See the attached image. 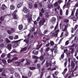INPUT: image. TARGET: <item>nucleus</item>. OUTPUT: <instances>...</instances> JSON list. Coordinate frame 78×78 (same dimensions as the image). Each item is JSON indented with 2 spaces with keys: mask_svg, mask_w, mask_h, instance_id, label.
<instances>
[{
  "mask_svg": "<svg viewBox=\"0 0 78 78\" xmlns=\"http://www.w3.org/2000/svg\"><path fill=\"white\" fill-rule=\"evenodd\" d=\"M48 18L45 17V19L44 18H42V20H41L39 22V24L40 25V27H41L42 25H43L44 23L45 22V21H48Z\"/></svg>",
  "mask_w": 78,
  "mask_h": 78,
  "instance_id": "1",
  "label": "nucleus"
},
{
  "mask_svg": "<svg viewBox=\"0 0 78 78\" xmlns=\"http://www.w3.org/2000/svg\"><path fill=\"white\" fill-rule=\"evenodd\" d=\"M49 56V54L48 53H44L43 56H41L39 57V59L40 61H43L44 59V56H45V58H47Z\"/></svg>",
  "mask_w": 78,
  "mask_h": 78,
  "instance_id": "2",
  "label": "nucleus"
},
{
  "mask_svg": "<svg viewBox=\"0 0 78 78\" xmlns=\"http://www.w3.org/2000/svg\"><path fill=\"white\" fill-rule=\"evenodd\" d=\"M17 10H16L14 11L12 14V16L13 19H18L19 18L18 17V16H17V15L16 14V13L17 12Z\"/></svg>",
  "mask_w": 78,
  "mask_h": 78,
  "instance_id": "3",
  "label": "nucleus"
},
{
  "mask_svg": "<svg viewBox=\"0 0 78 78\" xmlns=\"http://www.w3.org/2000/svg\"><path fill=\"white\" fill-rule=\"evenodd\" d=\"M75 11V8H74L73 9L71 16L69 17V18H70V19L73 20L74 19H75V17L73 16H74Z\"/></svg>",
  "mask_w": 78,
  "mask_h": 78,
  "instance_id": "4",
  "label": "nucleus"
},
{
  "mask_svg": "<svg viewBox=\"0 0 78 78\" xmlns=\"http://www.w3.org/2000/svg\"><path fill=\"white\" fill-rule=\"evenodd\" d=\"M11 30H7V32L9 34H11L13 32H14L15 31V28H11Z\"/></svg>",
  "mask_w": 78,
  "mask_h": 78,
  "instance_id": "5",
  "label": "nucleus"
},
{
  "mask_svg": "<svg viewBox=\"0 0 78 78\" xmlns=\"http://www.w3.org/2000/svg\"><path fill=\"white\" fill-rule=\"evenodd\" d=\"M17 59H18V58L15 57L13 58L11 60L9 59L7 61L8 63H9L11 62H12L13 61H16Z\"/></svg>",
  "mask_w": 78,
  "mask_h": 78,
  "instance_id": "6",
  "label": "nucleus"
},
{
  "mask_svg": "<svg viewBox=\"0 0 78 78\" xmlns=\"http://www.w3.org/2000/svg\"><path fill=\"white\" fill-rule=\"evenodd\" d=\"M23 11L24 12V13H28V9L26 8V7H24L23 10Z\"/></svg>",
  "mask_w": 78,
  "mask_h": 78,
  "instance_id": "7",
  "label": "nucleus"
},
{
  "mask_svg": "<svg viewBox=\"0 0 78 78\" xmlns=\"http://www.w3.org/2000/svg\"><path fill=\"white\" fill-rule=\"evenodd\" d=\"M7 8V7L4 4H3L1 7V9L2 10H3V11H4L5 9H6Z\"/></svg>",
  "mask_w": 78,
  "mask_h": 78,
  "instance_id": "8",
  "label": "nucleus"
},
{
  "mask_svg": "<svg viewBox=\"0 0 78 78\" xmlns=\"http://www.w3.org/2000/svg\"><path fill=\"white\" fill-rule=\"evenodd\" d=\"M31 20H32V16L30 15L27 19V22H28V23H30L31 22Z\"/></svg>",
  "mask_w": 78,
  "mask_h": 78,
  "instance_id": "9",
  "label": "nucleus"
},
{
  "mask_svg": "<svg viewBox=\"0 0 78 78\" xmlns=\"http://www.w3.org/2000/svg\"><path fill=\"white\" fill-rule=\"evenodd\" d=\"M28 6L30 9H32V8H33V3L31 2L29 3Z\"/></svg>",
  "mask_w": 78,
  "mask_h": 78,
  "instance_id": "10",
  "label": "nucleus"
},
{
  "mask_svg": "<svg viewBox=\"0 0 78 78\" xmlns=\"http://www.w3.org/2000/svg\"><path fill=\"white\" fill-rule=\"evenodd\" d=\"M23 26L22 24H20L19 25L18 28L19 30H22L23 29Z\"/></svg>",
  "mask_w": 78,
  "mask_h": 78,
  "instance_id": "11",
  "label": "nucleus"
},
{
  "mask_svg": "<svg viewBox=\"0 0 78 78\" xmlns=\"http://www.w3.org/2000/svg\"><path fill=\"white\" fill-rule=\"evenodd\" d=\"M12 47V45L11 44H8L7 46V49H8L9 50H10V49H11Z\"/></svg>",
  "mask_w": 78,
  "mask_h": 78,
  "instance_id": "12",
  "label": "nucleus"
},
{
  "mask_svg": "<svg viewBox=\"0 0 78 78\" xmlns=\"http://www.w3.org/2000/svg\"><path fill=\"white\" fill-rule=\"evenodd\" d=\"M38 51H36V50H34L33 51V53L34 55H37L38 54Z\"/></svg>",
  "mask_w": 78,
  "mask_h": 78,
  "instance_id": "13",
  "label": "nucleus"
},
{
  "mask_svg": "<svg viewBox=\"0 0 78 78\" xmlns=\"http://www.w3.org/2000/svg\"><path fill=\"white\" fill-rule=\"evenodd\" d=\"M46 1H47V0H43L41 2V3H40L39 4V5H40L41 7H42V3H44V2H45Z\"/></svg>",
  "mask_w": 78,
  "mask_h": 78,
  "instance_id": "14",
  "label": "nucleus"
},
{
  "mask_svg": "<svg viewBox=\"0 0 78 78\" xmlns=\"http://www.w3.org/2000/svg\"><path fill=\"white\" fill-rule=\"evenodd\" d=\"M10 6V9H11V10H14V9H15V6L12 5H11Z\"/></svg>",
  "mask_w": 78,
  "mask_h": 78,
  "instance_id": "15",
  "label": "nucleus"
},
{
  "mask_svg": "<svg viewBox=\"0 0 78 78\" xmlns=\"http://www.w3.org/2000/svg\"><path fill=\"white\" fill-rule=\"evenodd\" d=\"M1 75L2 76H6V75L5 74V71H3L2 73H1Z\"/></svg>",
  "mask_w": 78,
  "mask_h": 78,
  "instance_id": "16",
  "label": "nucleus"
},
{
  "mask_svg": "<svg viewBox=\"0 0 78 78\" xmlns=\"http://www.w3.org/2000/svg\"><path fill=\"white\" fill-rule=\"evenodd\" d=\"M14 75L16 77H18V78H20V75L19 74V73H15Z\"/></svg>",
  "mask_w": 78,
  "mask_h": 78,
  "instance_id": "17",
  "label": "nucleus"
},
{
  "mask_svg": "<svg viewBox=\"0 0 78 78\" xmlns=\"http://www.w3.org/2000/svg\"><path fill=\"white\" fill-rule=\"evenodd\" d=\"M22 40H23V39H21L18 40L13 41H12V43H17V42H19V41H22Z\"/></svg>",
  "mask_w": 78,
  "mask_h": 78,
  "instance_id": "18",
  "label": "nucleus"
},
{
  "mask_svg": "<svg viewBox=\"0 0 78 78\" xmlns=\"http://www.w3.org/2000/svg\"><path fill=\"white\" fill-rule=\"evenodd\" d=\"M47 70H51V71H53V70H56V68L54 67L53 68L51 69V67H50V68L48 69Z\"/></svg>",
  "mask_w": 78,
  "mask_h": 78,
  "instance_id": "19",
  "label": "nucleus"
},
{
  "mask_svg": "<svg viewBox=\"0 0 78 78\" xmlns=\"http://www.w3.org/2000/svg\"><path fill=\"white\" fill-rule=\"evenodd\" d=\"M70 50H71V54H73V53H74V48H70Z\"/></svg>",
  "mask_w": 78,
  "mask_h": 78,
  "instance_id": "20",
  "label": "nucleus"
},
{
  "mask_svg": "<svg viewBox=\"0 0 78 78\" xmlns=\"http://www.w3.org/2000/svg\"><path fill=\"white\" fill-rule=\"evenodd\" d=\"M18 43H15L13 44V48H16V47H17L18 46Z\"/></svg>",
  "mask_w": 78,
  "mask_h": 78,
  "instance_id": "21",
  "label": "nucleus"
},
{
  "mask_svg": "<svg viewBox=\"0 0 78 78\" xmlns=\"http://www.w3.org/2000/svg\"><path fill=\"white\" fill-rule=\"evenodd\" d=\"M71 66L72 67V69H73L74 68V67H75V63H73V62H72L71 63Z\"/></svg>",
  "mask_w": 78,
  "mask_h": 78,
  "instance_id": "22",
  "label": "nucleus"
},
{
  "mask_svg": "<svg viewBox=\"0 0 78 78\" xmlns=\"http://www.w3.org/2000/svg\"><path fill=\"white\" fill-rule=\"evenodd\" d=\"M49 16L48 15V12H46L45 13V17L46 18H48Z\"/></svg>",
  "mask_w": 78,
  "mask_h": 78,
  "instance_id": "23",
  "label": "nucleus"
},
{
  "mask_svg": "<svg viewBox=\"0 0 78 78\" xmlns=\"http://www.w3.org/2000/svg\"><path fill=\"white\" fill-rule=\"evenodd\" d=\"M26 50H27V48H23L21 50V51H20V53H22V52H23V51H25Z\"/></svg>",
  "mask_w": 78,
  "mask_h": 78,
  "instance_id": "24",
  "label": "nucleus"
},
{
  "mask_svg": "<svg viewBox=\"0 0 78 78\" xmlns=\"http://www.w3.org/2000/svg\"><path fill=\"white\" fill-rule=\"evenodd\" d=\"M63 21L65 23H68L69 22V20L67 19H64Z\"/></svg>",
  "mask_w": 78,
  "mask_h": 78,
  "instance_id": "25",
  "label": "nucleus"
},
{
  "mask_svg": "<svg viewBox=\"0 0 78 78\" xmlns=\"http://www.w3.org/2000/svg\"><path fill=\"white\" fill-rule=\"evenodd\" d=\"M22 6V3H19L17 5V7L18 8H20L21 6Z\"/></svg>",
  "mask_w": 78,
  "mask_h": 78,
  "instance_id": "26",
  "label": "nucleus"
},
{
  "mask_svg": "<svg viewBox=\"0 0 78 78\" xmlns=\"http://www.w3.org/2000/svg\"><path fill=\"white\" fill-rule=\"evenodd\" d=\"M9 70L10 72V73L11 74H12L14 73V69H9Z\"/></svg>",
  "mask_w": 78,
  "mask_h": 78,
  "instance_id": "27",
  "label": "nucleus"
},
{
  "mask_svg": "<svg viewBox=\"0 0 78 78\" xmlns=\"http://www.w3.org/2000/svg\"><path fill=\"white\" fill-rule=\"evenodd\" d=\"M32 75V72L31 71H29L28 73V76L29 77H30Z\"/></svg>",
  "mask_w": 78,
  "mask_h": 78,
  "instance_id": "28",
  "label": "nucleus"
},
{
  "mask_svg": "<svg viewBox=\"0 0 78 78\" xmlns=\"http://www.w3.org/2000/svg\"><path fill=\"white\" fill-rule=\"evenodd\" d=\"M5 41L7 43H9L11 41L10 40H9L8 38H6L5 39Z\"/></svg>",
  "mask_w": 78,
  "mask_h": 78,
  "instance_id": "29",
  "label": "nucleus"
},
{
  "mask_svg": "<svg viewBox=\"0 0 78 78\" xmlns=\"http://www.w3.org/2000/svg\"><path fill=\"white\" fill-rule=\"evenodd\" d=\"M67 31V25H66L64 28L63 30V31Z\"/></svg>",
  "mask_w": 78,
  "mask_h": 78,
  "instance_id": "30",
  "label": "nucleus"
},
{
  "mask_svg": "<svg viewBox=\"0 0 78 78\" xmlns=\"http://www.w3.org/2000/svg\"><path fill=\"white\" fill-rule=\"evenodd\" d=\"M48 8L50 9L51 8H52L53 7V5H50V4H48Z\"/></svg>",
  "mask_w": 78,
  "mask_h": 78,
  "instance_id": "31",
  "label": "nucleus"
},
{
  "mask_svg": "<svg viewBox=\"0 0 78 78\" xmlns=\"http://www.w3.org/2000/svg\"><path fill=\"white\" fill-rule=\"evenodd\" d=\"M24 17L25 18H26V19H28L29 18V15H24Z\"/></svg>",
  "mask_w": 78,
  "mask_h": 78,
  "instance_id": "32",
  "label": "nucleus"
},
{
  "mask_svg": "<svg viewBox=\"0 0 78 78\" xmlns=\"http://www.w3.org/2000/svg\"><path fill=\"white\" fill-rule=\"evenodd\" d=\"M51 20L52 22H55L56 20V18L55 17H53L52 18Z\"/></svg>",
  "mask_w": 78,
  "mask_h": 78,
  "instance_id": "33",
  "label": "nucleus"
},
{
  "mask_svg": "<svg viewBox=\"0 0 78 78\" xmlns=\"http://www.w3.org/2000/svg\"><path fill=\"white\" fill-rule=\"evenodd\" d=\"M5 19L4 18V17L3 16H1L0 17V20H1V21H3V20H4Z\"/></svg>",
  "mask_w": 78,
  "mask_h": 78,
  "instance_id": "34",
  "label": "nucleus"
},
{
  "mask_svg": "<svg viewBox=\"0 0 78 78\" xmlns=\"http://www.w3.org/2000/svg\"><path fill=\"white\" fill-rule=\"evenodd\" d=\"M33 59H38V57L35 55H34L33 56Z\"/></svg>",
  "mask_w": 78,
  "mask_h": 78,
  "instance_id": "35",
  "label": "nucleus"
},
{
  "mask_svg": "<svg viewBox=\"0 0 78 78\" xmlns=\"http://www.w3.org/2000/svg\"><path fill=\"white\" fill-rule=\"evenodd\" d=\"M2 61L3 63L4 64H6V61L5 60L2 59Z\"/></svg>",
  "mask_w": 78,
  "mask_h": 78,
  "instance_id": "36",
  "label": "nucleus"
},
{
  "mask_svg": "<svg viewBox=\"0 0 78 78\" xmlns=\"http://www.w3.org/2000/svg\"><path fill=\"white\" fill-rule=\"evenodd\" d=\"M78 28V25H76L75 26V27L74 28V30L75 31V30H76Z\"/></svg>",
  "mask_w": 78,
  "mask_h": 78,
  "instance_id": "37",
  "label": "nucleus"
},
{
  "mask_svg": "<svg viewBox=\"0 0 78 78\" xmlns=\"http://www.w3.org/2000/svg\"><path fill=\"white\" fill-rule=\"evenodd\" d=\"M29 68L30 70H34V69H36V68L34 67H30Z\"/></svg>",
  "mask_w": 78,
  "mask_h": 78,
  "instance_id": "38",
  "label": "nucleus"
},
{
  "mask_svg": "<svg viewBox=\"0 0 78 78\" xmlns=\"http://www.w3.org/2000/svg\"><path fill=\"white\" fill-rule=\"evenodd\" d=\"M69 14V10L67 9L66 11V16H68Z\"/></svg>",
  "mask_w": 78,
  "mask_h": 78,
  "instance_id": "39",
  "label": "nucleus"
},
{
  "mask_svg": "<svg viewBox=\"0 0 78 78\" xmlns=\"http://www.w3.org/2000/svg\"><path fill=\"white\" fill-rule=\"evenodd\" d=\"M69 44V41H67L65 42V45H67Z\"/></svg>",
  "mask_w": 78,
  "mask_h": 78,
  "instance_id": "40",
  "label": "nucleus"
},
{
  "mask_svg": "<svg viewBox=\"0 0 78 78\" xmlns=\"http://www.w3.org/2000/svg\"><path fill=\"white\" fill-rule=\"evenodd\" d=\"M63 39H64V38H62L60 40V41H59V42H58V44H60V43H61V42H62V40H63Z\"/></svg>",
  "mask_w": 78,
  "mask_h": 78,
  "instance_id": "41",
  "label": "nucleus"
},
{
  "mask_svg": "<svg viewBox=\"0 0 78 78\" xmlns=\"http://www.w3.org/2000/svg\"><path fill=\"white\" fill-rule=\"evenodd\" d=\"M4 47V43H2L0 44V48H2Z\"/></svg>",
  "mask_w": 78,
  "mask_h": 78,
  "instance_id": "42",
  "label": "nucleus"
},
{
  "mask_svg": "<svg viewBox=\"0 0 78 78\" xmlns=\"http://www.w3.org/2000/svg\"><path fill=\"white\" fill-rule=\"evenodd\" d=\"M64 58V53H63L61 55V58L62 59H63Z\"/></svg>",
  "mask_w": 78,
  "mask_h": 78,
  "instance_id": "43",
  "label": "nucleus"
},
{
  "mask_svg": "<svg viewBox=\"0 0 78 78\" xmlns=\"http://www.w3.org/2000/svg\"><path fill=\"white\" fill-rule=\"evenodd\" d=\"M19 39V36L16 35L14 37V39Z\"/></svg>",
  "mask_w": 78,
  "mask_h": 78,
  "instance_id": "44",
  "label": "nucleus"
},
{
  "mask_svg": "<svg viewBox=\"0 0 78 78\" xmlns=\"http://www.w3.org/2000/svg\"><path fill=\"white\" fill-rule=\"evenodd\" d=\"M9 37L10 40H13V37L10 36H9Z\"/></svg>",
  "mask_w": 78,
  "mask_h": 78,
  "instance_id": "45",
  "label": "nucleus"
},
{
  "mask_svg": "<svg viewBox=\"0 0 78 78\" xmlns=\"http://www.w3.org/2000/svg\"><path fill=\"white\" fill-rule=\"evenodd\" d=\"M7 57L9 58H11V54L10 53H9L8 54H7Z\"/></svg>",
  "mask_w": 78,
  "mask_h": 78,
  "instance_id": "46",
  "label": "nucleus"
},
{
  "mask_svg": "<svg viewBox=\"0 0 78 78\" xmlns=\"http://www.w3.org/2000/svg\"><path fill=\"white\" fill-rule=\"evenodd\" d=\"M51 45H54V42L53 41H51L50 42Z\"/></svg>",
  "mask_w": 78,
  "mask_h": 78,
  "instance_id": "47",
  "label": "nucleus"
},
{
  "mask_svg": "<svg viewBox=\"0 0 78 78\" xmlns=\"http://www.w3.org/2000/svg\"><path fill=\"white\" fill-rule=\"evenodd\" d=\"M1 58H5V54H2L1 55Z\"/></svg>",
  "mask_w": 78,
  "mask_h": 78,
  "instance_id": "48",
  "label": "nucleus"
},
{
  "mask_svg": "<svg viewBox=\"0 0 78 78\" xmlns=\"http://www.w3.org/2000/svg\"><path fill=\"white\" fill-rule=\"evenodd\" d=\"M23 42H25L26 44H28L29 42L28 40H23Z\"/></svg>",
  "mask_w": 78,
  "mask_h": 78,
  "instance_id": "49",
  "label": "nucleus"
},
{
  "mask_svg": "<svg viewBox=\"0 0 78 78\" xmlns=\"http://www.w3.org/2000/svg\"><path fill=\"white\" fill-rule=\"evenodd\" d=\"M58 34L56 33V34H55L54 35H51V36H52V37H53V36H58Z\"/></svg>",
  "mask_w": 78,
  "mask_h": 78,
  "instance_id": "50",
  "label": "nucleus"
},
{
  "mask_svg": "<svg viewBox=\"0 0 78 78\" xmlns=\"http://www.w3.org/2000/svg\"><path fill=\"white\" fill-rule=\"evenodd\" d=\"M41 12H42V13H44V12H45V11H44V9L42 8L41 10Z\"/></svg>",
  "mask_w": 78,
  "mask_h": 78,
  "instance_id": "51",
  "label": "nucleus"
},
{
  "mask_svg": "<svg viewBox=\"0 0 78 78\" xmlns=\"http://www.w3.org/2000/svg\"><path fill=\"white\" fill-rule=\"evenodd\" d=\"M45 62V59H44L42 61V63H41V65H43L44 64V63Z\"/></svg>",
  "mask_w": 78,
  "mask_h": 78,
  "instance_id": "52",
  "label": "nucleus"
},
{
  "mask_svg": "<svg viewBox=\"0 0 78 78\" xmlns=\"http://www.w3.org/2000/svg\"><path fill=\"white\" fill-rule=\"evenodd\" d=\"M48 30H44V34H46L47 32H48Z\"/></svg>",
  "mask_w": 78,
  "mask_h": 78,
  "instance_id": "53",
  "label": "nucleus"
},
{
  "mask_svg": "<svg viewBox=\"0 0 78 78\" xmlns=\"http://www.w3.org/2000/svg\"><path fill=\"white\" fill-rule=\"evenodd\" d=\"M46 65V67H48V66H49V63H48V62H47V61Z\"/></svg>",
  "mask_w": 78,
  "mask_h": 78,
  "instance_id": "54",
  "label": "nucleus"
},
{
  "mask_svg": "<svg viewBox=\"0 0 78 78\" xmlns=\"http://www.w3.org/2000/svg\"><path fill=\"white\" fill-rule=\"evenodd\" d=\"M75 44H73V45L69 46V47H75Z\"/></svg>",
  "mask_w": 78,
  "mask_h": 78,
  "instance_id": "55",
  "label": "nucleus"
},
{
  "mask_svg": "<svg viewBox=\"0 0 78 78\" xmlns=\"http://www.w3.org/2000/svg\"><path fill=\"white\" fill-rule=\"evenodd\" d=\"M54 6H57L58 5V2H55V3L54 4Z\"/></svg>",
  "mask_w": 78,
  "mask_h": 78,
  "instance_id": "56",
  "label": "nucleus"
},
{
  "mask_svg": "<svg viewBox=\"0 0 78 78\" xmlns=\"http://www.w3.org/2000/svg\"><path fill=\"white\" fill-rule=\"evenodd\" d=\"M50 50V48L47 47L46 49V51L47 52Z\"/></svg>",
  "mask_w": 78,
  "mask_h": 78,
  "instance_id": "57",
  "label": "nucleus"
},
{
  "mask_svg": "<svg viewBox=\"0 0 78 78\" xmlns=\"http://www.w3.org/2000/svg\"><path fill=\"white\" fill-rule=\"evenodd\" d=\"M37 67L38 68V69H40L41 68V66H40V64H38L37 65Z\"/></svg>",
  "mask_w": 78,
  "mask_h": 78,
  "instance_id": "58",
  "label": "nucleus"
},
{
  "mask_svg": "<svg viewBox=\"0 0 78 78\" xmlns=\"http://www.w3.org/2000/svg\"><path fill=\"white\" fill-rule=\"evenodd\" d=\"M40 19H41V17H40V16H39L37 18V22H38L39 20H40Z\"/></svg>",
  "mask_w": 78,
  "mask_h": 78,
  "instance_id": "59",
  "label": "nucleus"
},
{
  "mask_svg": "<svg viewBox=\"0 0 78 78\" xmlns=\"http://www.w3.org/2000/svg\"><path fill=\"white\" fill-rule=\"evenodd\" d=\"M15 64H17V65H18V66H19L20 63H19V62H16L15 63Z\"/></svg>",
  "mask_w": 78,
  "mask_h": 78,
  "instance_id": "60",
  "label": "nucleus"
},
{
  "mask_svg": "<svg viewBox=\"0 0 78 78\" xmlns=\"http://www.w3.org/2000/svg\"><path fill=\"white\" fill-rule=\"evenodd\" d=\"M39 16H40V17H42V12H41L39 13Z\"/></svg>",
  "mask_w": 78,
  "mask_h": 78,
  "instance_id": "61",
  "label": "nucleus"
},
{
  "mask_svg": "<svg viewBox=\"0 0 78 78\" xmlns=\"http://www.w3.org/2000/svg\"><path fill=\"white\" fill-rule=\"evenodd\" d=\"M67 64V62H66L64 63V66H65V67H66Z\"/></svg>",
  "mask_w": 78,
  "mask_h": 78,
  "instance_id": "62",
  "label": "nucleus"
},
{
  "mask_svg": "<svg viewBox=\"0 0 78 78\" xmlns=\"http://www.w3.org/2000/svg\"><path fill=\"white\" fill-rule=\"evenodd\" d=\"M65 35L66 36H67L68 35H69V33L68 32V31H66V33L65 34Z\"/></svg>",
  "mask_w": 78,
  "mask_h": 78,
  "instance_id": "63",
  "label": "nucleus"
},
{
  "mask_svg": "<svg viewBox=\"0 0 78 78\" xmlns=\"http://www.w3.org/2000/svg\"><path fill=\"white\" fill-rule=\"evenodd\" d=\"M75 6H76V7H78V2H76V3L75 4Z\"/></svg>",
  "mask_w": 78,
  "mask_h": 78,
  "instance_id": "64",
  "label": "nucleus"
}]
</instances>
